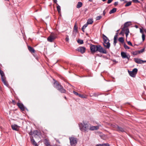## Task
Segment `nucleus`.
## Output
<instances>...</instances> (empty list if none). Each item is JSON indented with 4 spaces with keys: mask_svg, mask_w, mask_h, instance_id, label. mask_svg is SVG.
<instances>
[{
    "mask_svg": "<svg viewBox=\"0 0 146 146\" xmlns=\"http://www.w3.org/2000/svg\"><path fill=\"white\" fill-rule=\"evenodd\" d=\"M117 33L116 34V35H115L114 37V39H117Z\"/></svg>",
    "mask_w": 146,
    "mask_h": 146,
    "instance_id": "obj_41",
    "label": "nucleus"
},
{
    "mask_svg": "<svg viewBox=\"0 0 146 146\" xmlns=\"http://www.w3.org/2000/svg\"><path fill=\"white\" fill-rule=\"evenodd\" d=\"M123 31H125V33H129V29L128 28H125Z\"/></svg>",
    "mask_w": 146,
    "mask_h": 146,
    "instance_id": "obj_28",
    "label": "nucleus"
},
{
    "mask_svg": "<svg viewBox=\"0 0 146 146\" xmlns=\"http://www.w3.org/2000/svg\"><path fill=\"white\" fill-rule=\"evenodd\" d=\"M77 42L78 43H80V44H82L83 43V41L82 40L79 39L77 41Z\"/></svg>",
    "mask_w": 146,
    "mask_h": 146,
    "instance_id": "obj_31",
    "label": "nucleus"
},
{
    "mask_svg": "<svg viewBox=\"0 0 146 146\" xmlns=\"http://www.w3.org/2000/svg\"><path fill=\"white\" fill-rule=\"evenodd\" d=\"M145 35L144 34H142V40H143V41H144L145 40Z\"/></svg>",
    "mask_w": 146,
    "mask_h": 146,
    "instance_id": "obj_35",
    "label": "nucleus"
},
{
    "mask_svg": "<svg viewBox=\"0 0 146 146\" xmlns=\"http://www.w3.org/2000/svg\"><path fill=\"white\" fill-rule=\"evenodd\" d=\"M121 55L123 58H127L128 60L130 58V56L129 55L126 54V53L124 52H122L121 53Z\"/></svg>",
    "mask_w": 146,
    "mask_h": 146,
    "instance_id": "obj_11",
    "label": "nucleus"
},
{
    "mask_svg": "<svg viewBox=\"0 0 146 146\" xmlns=\"http://www.w3.org/2000/svg\"><path fill=\"white\" fill-rule=\"evenodd\" d=\"M128 72L129 75L131 77H135V73L133 72L132 71H128Z\"/></svg>",
    "mask_w": 146,
    "mask_h": 146,
    "instance_id": "obj_20",
    "label": "nucleus"
},
{
    "mask_svg": "<svg viewBox=\"0 0 146 146\" xmlns=\"http://www.w3.org/2000/svg\"><path fill=\"white\" fill-rule=\"evenodd\" d=\"M130 22H127L125 23L123 27L122 28V31H124L125 28H127V27L131 25Z\"/></svg>",
    "mask_w": 146,
    "mask_h": 146,
    "instance_id": "obj_14",
    "label": "nucleus"
},
{
    "mask_svg": "<svg viewBox=\"0 0 146 146\" xmlns=\"http://www.w3.org/2000/svg\"><path fill=\"white\" fill-rule=\"evenodd\" d=\"M44 142L46 146H50L48 141L47 139H45Z\"/></svg>",
    "mask_w": 146,
    "mask_h": 146,
    "instance_id": "obj_18",
    "label": "nucleus"
},
{
    "mask_svg": "<svg viewBox=\"0 0 146 146\" xmlns=\"http://www.w3.org/2000/svg\"><path fill=\"white\" fill-rule=\"evenodd\" d=\"M118 2H115L114 3V5L115 6H116L118 5Z\"/></svg>",
    "mask_w": 146,
    "mask_h": 146,
    "instance_id": "obj_48",
    "label": "nucleus"
},
{
    "mask_svg": "<svg viewBox=\"0 0 146 146\" xmlns=\"http://www.w3.org/2000/svg\"><path fill=\"white\" fill-rule=\"evenodd\" d=\"M66 37L65 38L67 42H68L69 40V38H68V35H66Z\"/></svg>",
    "mask_w": 146,
    "mask_h": 146,
    "instance_id": "obj_38",
    "label": "nucleus"
},
{
    "mask_svg": "<svg viewBox=\"0 0 146 146\" xmlns=\"http://www.w3.org/2000/svg\"><path fill=\"white\" fill-rule=\"evenodd\" d=\"M1 79L2 81L4 84L7 86H8L9 84L5 80V75L1 76Z\"/></svg>",
    "mask_w": 146,
    "mask_h": 146,
    "instance_id": "obj_9",
    "label": "nucleus"
},
{
    "mask_svg": "<svg viewBox=\"0 0 146 146\" xmlns=\"http://www.w3.org/2000/svg\"><path fill=\"white\" fill-rule=\"evenodd\" d=\"M106 12H105V10H104L103 12V14L104 15H105L106 14Z\"/></svg>",
    "mask_w": 146,
    "mask_h": 146,
    "instance_id": "obj_51",
    "label": "nucleus"
},
{
    "mask_svg": "<svg viewBox=\"0 0 146 146\" xmlns=\"http://www.w3.org/2000/svg\"><path fill=\"white\" fill-rule=\"evenodd\" d=\"M90 51L92 53H94L96 51L103 54H106V51L100 45H94L91 44L90 45Z\"/></svg>",
    "mask_w": 146,
    "mask_h": 146,
    "instance_id": "obj_1",
    "label": "nucleus"
},
{
    "mask_svg": "<svg viewBox=\"0 0 146 146\" xmlns=\"http://www.w3.org/2000/svg\"><path fill=\"white\" fill-rule=\"evenodd\" d=\"M31 141L33 144L35 146H38L36 142L35 141V140L33 139H31Z\"/></svg>",
    "mask_w": 146,
    "mask_h": 146,
    "instance_id": "obj_21",
    "label": "nucleus"
},
{
    "mask_svg": "<svg viewBox=\"0 0 146 146\" xmlns=\"http://www.w3.org/2000/svg\"><path fill=\"white\" fill-rule=\"evenodd\" d=\"M103 1H105L106 0H102Z\"/></svg>",
    "mask_w": 146,
    "mask_h": 146,
    "instance_id": "obj_58",
    "label": "nucleus"
},
{
    "mask_svg": "<svg viewBox=\"0 0 146 146\" xmlns=\"http://www.w3.org/2000/svg\"><path fill=\"white\" fill-rule=\"evenodd\" d=\"M74 31H75L76 32L78 31L77 27L76 24V23L74 26Z\"/></svg>",
    "mask_w": 146,
    "mask_h": 146,
    "instance_id": "obj_27",
    "label": "nucleus"
},
{
    "mask_svg": "<svg viewBox=\"0 0 146 146\" xmlns=\"http://www.w3.org/2000/svg\"><path fill=\"white\" fill-rule=\"evenodd\" d=\"M54 86L58 90L60 88H61L62 86L58 82L56 81L54 83Z\"/></svg>",
    "mask_w": 146,
    "mask_h": 146,
    "instance_id": "obj_8",
    "label": "nucleus"
},
{
    "mask_svg": "<svg viewBox=\"0 0 146 146\" xmlns=\"http://www.w3.org/2000/svg\"><path fill=\"white\" fill-rule=\"evenodd\" d=\"M89 0V1H90V2H92V0Z\"/></svg>",
    "mask_w": 146,
    "mask_h": 146,
    "instance_id": "obj_56",
    "label": "nucleus"
},
{
    "mask_svg": "<svg viewBox=\"0 0 146 146\" xmlns=\"http://www.w3.org/2000/svg\"><path fill=\"white\" fill-rule=\"evenodd\" d=\"M70 142L71 145L75 146L77 143V139L74 137H71L69 138Z\"/></svg>",
    "mask_w": 146,
    "mask_h": 146,
    "instance_id": "obj_5",
    "label": "nucleus"
},
{
    "mask_svg": "<svg viewBox=\"0 0 146 146\" xmlns=\"http://www.w3.org/2000/svg\"><path fill=\"white\" fill-rule=\"evenodd\" d=\"M113 0H108L107 3L108 4H110L111 3Z\"/></svg>",
    "mask_w": 146,
    "mask_h": 146,
    "instance_id": "obj_44",
    "label": "nucleus"
},
{
    "mask_svg": "<svg viewBox=\"0 0 146 146\" xmlns=\"http://www.w3.org/2000/svg\"><path fill=\"white\" fill-rule=\"evenodd\" d=\"M57 9L59 13H61V9L60 6L59 5H58L57 7Z\"/></svg>",
    "mask_w": 146,
    "mask_h": 146,
    "instance_id": "obj_26",
    "label": "nucleus"
},
{
    "mask_svg": "<svg viewBox=\"0 0 146 146\" xmlns=\"http://www.w3.org/2000/svg\"><path fill=\"white\" fill-rule=\"evenodd\" d=\"M37 133H38L37 131H35L34 133H33V135L34 134H36V135H37Z\"/></svg>",
    "mask_w": 146,
    "mask_h": 146,
    "instance_id": "obj_47",
    "label": "nucleus"
},
{
    "mask_svg": "<svg viewBox=\"0 0 146 146\" xmlns=\"http://www.w3.org/2000/svg\"><path fill=\"white\" fill-rule=\"evenodd\" d=\"M137 52H137V51H136L134 52H132V53L133 54V55H137L138 54Z\"/></svg>",
    "mask_w": 146,
    "mask_h": 146,
    "instance_id": "obj_36",
    "label": "nucleus"
},
{
    "mask_svg": "<svg viewBox=\"0 0 146 146\" xmlns=\"http://www.w3.org/2000/svg\"><path fill=\"white\" fill-rule=\"evenodd\" d=\"M54 2L57 5H58V4L57 3V0H54Z\"/></svg>",
    "mask_w": 146,
    "mask_h": 146,
    "instance_id": "obj_50",
    "label": "nucleus"
},
{
    "mask_svg": "<svg viewBox=\"0 0 146 146\" xmlns=\"http://www.w3.org/2000/svg\"><path fill=\"white\" fill-rule=\"evenodd\" d=\"M88 24H86L84 25H83L82 28V30L84 32V29L87 26Z\"/></svg>",
    "mask_w": 146,
    "mask_h": 146,
    "instance_id": "obj_25",
    "label": "nucleus"
},
{
    "mask_svg": "<svg viewBox=\"0 0 146 146\" xmlns=\"http://www.w3.org/2000/svg\"><path fill=\"white\" fill-rule=\"evenodd\" d=\"M17 105L22 111H24L25 110V108L22 103H17Z\"/></svg>",
    "mask_w": 146,
    "mask_h": 146,
    "instance_id": "obj_12",
    "label": "nucleus"
},
{
    "mask_svg": "<svg viewBox=\"0 0 146 146\" xmlns=\"http://www.w3.org/2000/svg\"><path fill=\"white\" fill-rule=\"evenodd\" d=\"M94 96H97V95H96V94H94Z\"/></svg>",
    "mask_w": 146,
    "mask_h": 146,
    "instance_id": "obj_60",
    "label": "nucleus"
},
{
    "mask_svg": "<svg viewBox=\"0 0 146 146\" xmlns=\"http://www.w3.org/2000/svg\"><path fill=\"white\" fill-rule=\"evenodd\" d=\"M99 145H100V146H109V145L107 143L100 144H99Z\"/></svg>",
    "mask_w": 146,
    "mask_h": 146,
    "instance_id": "obj_30",
    "label": "nucleus"
},
{
    "mask_svg": "<svg viewBox=\"0 0 146 146\" xmlns=\"http://www.w3.org/2000/svg\"><path fill=\"white\" fill-rule=\"evenodd\" d=\"M90 131H94L95 130H97L99 129V127L98 126H91L90 124Z\"/></svg>",
    "mask_w": 146,
    "mask_h": 146,
    "instance_id": "obj_13",
    "label": "nucleus"
},
{
    "mask_svg": "<svg viewBox=\"0 0 146 146\" xmlns=\"http://www.w3.org/2000/svg\"><path fill=\"white\" fill-rule=\"evenodd\" d=\"M124 47L125 49H129V47L125 44L124 45Z\"/></svg>",
    "mask_w": 146,
    "mask_h": 146,
    "instance_id": "obj_37",
    "label": "nucleus"
},
{
    "mask_svg": "<svg viewBox=\"0 0 146 146\" xmlns=\"http://www.w3.org/2000/svg\"><path fill=\"white\" fill-rule=\"evenodd\" d=\"M112 126L114 128L117 129V130L118 131H120L121 132H125V131L124 129L118 126L117 125H112Z\"/></svg>",
    "mask_w": 146,
    "mask_h": 146,
    "instance_id": "obj_7",
    "label": "nucleus"
},
{
    "mask_svg": "<svg viewBox=\"0 0 146 146\" xmlns=\"http://www.w3.org/2000/svg\"><path fill=\"white\" fill-rule=\"evenodd\" d=\"M118 41L122 43H123L124 42L123 38L122 37H120L118 39Z\"/></svg>",
    "mask_w": 146,
    "mask_h": 146,
    "instance_id": "obj_24",
    "label": "nucleus"
},
{
    "mask_svg": "<svg viewBox=\"0 0 146 146\" xmlns=\"http://www.w3.org/2000/svg\"><path fill=\"white\" fill-rule=\"evenodd\" d=\"M131 2H129L127 3L125 5V7H127L130 5L131 4Z\"/></svg>",
    "mask_w": 146,
    "mask_h": 146,
    "instance_id": "obj_32",
    "label": "nucleus"
},
{
    "mask_svg": "<svg viewBox=\"0 0 146 146\" xmlns=\"http://www.w3.org/2000/svg\"><path fill=\"white\" fill-rule=\"evenodd\" d=\"M138 71L137 69L136 68H134L133 70L132 71L135 73V74H136Z\"/></svg>",
    "mask_w": 146,
    "mask_h": 146,
    "instance_id": "obj_29",
    "label": "nucleus"
},
{
    "mask_svg": "<svg viewBox=\"0 0 146 146\" xmlns=\"http://www.w3.org/2000/svg\"><path fill=\"white\" fill-rule=\"evenodd\" d=\"M96 146H100V145H99V144L98 145H97Z\"/></svg>",
    "mask_w": 146,
    "mask_h": 146,
    "instance_id": "obj_61",
    "label": "nucleus"
},
{
    "mask_svg": "<svg viewBox=\"0 0 146 146\" xmlns=\"http://www.w3.org/2000/svg\"><path fill=\"white\" fill-rule=\"evenodd\" d=\"M144 49H142L141 50H140L141 52H141H143L144 51Z\"/></svg>",
    "mask_w": 146,
    "mask_h": 146,
    "instance_id": "obj_53",
    "label": "nucleus"
},
{
    "mask_svg": "<svg viewBox=\"0 0 146 146\" xmlns=\"http://www.w3.org/2000/svg\"><path fill=\"white\" fill-rule=\"evenodd\" d=\"M79 127L80 130L86 133L88 132L90 130V124L83 122L79 125Z\"/></svg>",
    "mask_w": 146,
    "mask_h": 146,
    "instance_id": "obj_2",
    "label": "nucleus"
},
{
    "mask_svg": "<svg viewBox=\"0 0 146 146\" xmlns=\"http://www.w3.org/2000/svg\"><path fill=\"white\" fill-rule=\"evenodd\" d=\"M102 38L104 40L103 45L104 47L107 49L109 48L110 46V43L109 42V40L104 34H102Z\"/></svg>",
    "mask_w": 146,
    "mask_h": 146,
    "instance_id": "obj_3",
    "label": "nucleus"
},
{
    "mask_svg": "<svg viewBox=\"0 0 146 146\" xmlns=\"http://www.w3.org/2000/svg\"><path fill=\"white\" fill-rule=\"evenodd\" d=\"M12 102L13 104L15 105V102L14 100H12Z\"/></svg>",
    "mask_w": 146,
    "mask_h": 146,
    "instance_id": "obj_49",
    "label": "nucleus"
},
{
    "mask_svg": "<svg viewBox=\"0 0 146 146\" xmlns=\"http://www.w3.org/2000/svg\"><path fill=\"white\" fill-rule=\"evenodd\" d=\"M64 98L66 99V97L65 96V97H64Z\"/></svg>",
    "mask_w": 146,
    "mask_h": 146,
    "instance_id": "obj_59",
    "label": "nucleus"
},
{
    "mask_svg": "<svg viewBox=\"0 0 146 146\" xmlns=\"http://www.w3.org/2000/svg\"><path fill=\"white\" fill-rule=\"evenodd\" d=\"M140 32L142 33V34H144L143 31L141 29H140Z\"/></svg>",
    "mask_w": 146,
    "mask_h": 146,
    "instance_id": "obj_46",
    "label": "nucleus"
},
{
    "mask_svg": "<svg viewBox=\"0 0 146 146\" xmlns=\"http://www.w3.org/2000/svg\"><path fill=\"white\" fill-rule=\"evenodd\" d=\"M93 22V21L92 19H88L87 23L88 25V24H91Z\"/></svg>",
    "mask_w": 146,
    "mask_h": 146,
    "instance_id": "obj_23",
    "label": "nucleus"
},
{
    "mask_svg": "<svg viewBox=\"0 0 146 146\" xmlns=\"http://www.w3.org/2000/svg\"><path fill=\"white\" fill-rule=\"evenodd\" d=\"M57 37V35L56 34L52 33L47 38V40L48 42H53Z\"/></svg>",
    "mask_w": 146,
    "mask_h": 146,
    "instance_id": "obj_4",
    "label": "nucleus"
},
{
    "mask_svg": "<svg viewBox=\"0 0 146 146\" xmlns=\"http://www.w3.org/2000/svg\"><path fill=\"white\" fill-rule=\"evenodd\" d=\"M137 52H137V53H138V54H140V53L141 52L140 51V50H139V51H137Z\"/></svg>",
    "mask_w": 146,
    "mask_h": 146,
    "instance_id": "obj_52",
    "label": "nucleus"
},
{
    "mask_svg": "<svg viewBox=\"0 0 146 146\" xmlns=\"http://www.w3.org/2000/svg\"><path fill=\"white\" fill-rule=\"evenodd\" d=\"M86 50V48L84 46L80 47L77 48V50L83 54L85 52Z\"/></svg>",
    "mask_w": 146,
    "mask_h": 146,
    "instance_id": "obj_10",
    "label": "nucleus"
},
{
    "mask_svg": "<svg viewBox=\"0 0 146 146\" xmlns=\"http://www.w3.org/2000/svg\"><path fill=\"white\" fill-rule=\"evenodd\" d=\"M116 11V9L115 8H113L109 12V13L110 14H111L112 13H113L115 12Z\"/></svg>",
    "mask_w": 146,
    "mask_h": 146,
    "instance_id": "obj_22",
    "label": "nucleus"
},
{
    "mask_svg": "<svg viewBox=\"0 0 146 146\" xmlns=\"http://www.w3.org/2000/svg\"><path fill=\"white\" fill-rule=\"evenodd\" d=\"M58 90L61 93H65L66 91V90L62 86L61 87V88H60Z\"/></svg>",
    "mask_w": 146,
    "mask_h": 146,
    "instance_id": "obj_17",
    "label": "nucleus"
},
{
    "mask_svg": "<svg viewBox=\"0 0 146 146\" xmlns=\"http://www.w3.org/2000/svg\"><path fill=\"white\" fill-rule=\"evenodd\" d=\"M135 3H139V1L138 0H132Z\"/></svg>",
    "mask_w": 146,
    "mask_h": 146,
    "instance_id": "obj_40",
    "label": "nucleus"
},
{
    "mask_svg": "<svg viewBox=\"0 0 146 146\" xmlns=\"http://www.w3.org/2000/svg\"><path fill=\"white\" fill-rule=\"evenodd\" d=\"M124 32V31H122H122L119 34H121L123 33V32Z\"/></svg>",
    "mask_w": 146,
    "mask_h": 146,
    "instance_id": "obj_54",
    "label": "nucleus"
},
{
    "mask_svg": "<svg viewBox=\"0 0 146 146\" xmlns=\"http://www.w3.org/2000/svg\"><path fill=\"white\" fill-rule=\"evenodd\" d=\"M102 18V17L101 16H99L96 17V19L97 20H99L100 19Z\"/></svg>",
    "mask_w": 146,
    "mask_h": 146,
    "instance_id": "obj_42",
    "label": "nucleus"
},
{
    "mask_svg": "<svg viewBox=\"0 0 146 146\" xmlns=\"http://www.w3.org/2000/svg\"><path fill=\"white\" fill-rule=\"evenodd\" d=\"M11 127L13 130L17 131H18L19 129V127L15 124L12 125Z\"/></svg>",
    "mask_w": 146,
    "mask_h": 146,
    "instance_id": "obj_15",
    "label": "nucleus"
},
{
    "mask_svg": "<svg viewBox=\"0 0 146 146\" xmlns=\"http://www.w3.org/2000/svg\"><path fill=\"white\" fill-rule=\"evenodd\" d=\"M127 43H128V44L129 45H131V46H133V45H132V43H131V42L130 41H129L128 42H127Z\"/></svg>",
    "mask_w": 146,
    "mask_h": 146,
    "instance_id": "obj_43",
    "label": "nucleus"
},
{
    "mask_svg": "<svg viewBox=\"0 0 146 146\" xmlns=\"http://www.w3.org/2000/svg\"><path fill=\"white\" fill-rule=\"evenodd\" d=\"M135 27L136 28H138V26L137 25H135Z\"/></svg>",
    "mask_w": 146,
    "mask_h": 146,
    "instance_id": "obj_57",
    "label": "nucleus"
},
{
    "mask_svg": "<svg viewBox=\"0 0 146 146\" xmlns=\"http://www.w3.org/2000/svg\"><path fill=\"white\" fill-rule=\"evenodd\" d=\"M117 42V39H114L113 41V44L114 46H115L116 45V44Z\"/></svg>",
    "mask_w": 146,
    "mask_h": 146,
    "instance_id": "obj_39",
    "label": "nucleus"
},
{
    "mask_svg": "<svg viewBox=\"0 0 146 146\" xmlns=\"http://www.w3.org/2000/svg\"><path fill=\"white\" fill-rule=\"evenodd\" d=\"M28 48L29 51L31 53H34L35 52V50L33 47L28 46Z\"/></svg>",
    "mask_w": 146,
    "mask_h": 146,
    "instance_id": "obj_16",
    "label": "nucleus"
},
{
    "mask_svg": "<svg viewBox=\"0 0 146 146\" xmlns=\"http://www.w3.org/2000/svg\"><path fill=\"white\" fill-rule=\"evenodd\" d=\"M73 93L76 95L78 96L79 94L77 92H75V91H73Z\"/></svg>",
    "mask_w": 146,
    "mask_h": 146,
    "instance_id": "obj_45",
    "label": "nucleus"
},
{
    "mask_svg": "<svg viewBox=\"0 0 146 146\" xmlns=\"http://www.w3.org/2000/svg\"><path fill=\"white\" fill-rule=\"evenodd\" d=\"M79 97H80L81 98H86V97L84 96L83 95H82V94H79L78 96Z\"/></svg>",
    "mask_w": 146,
    "mask_h": 146,
    "instance_id": "obj_33",
    "label": "nucleus"
},
{
    "mask_svg": "<svg viewBox=\"0 0 146 146\" xmlns=\"http://www.w3.org/2000/svg\"><path fill=\"white\" fill-rule=\"evenodd\" d=\"M126 35V37H127L129 33H125Z\"/></svg>",
    "mask_w": 146,
    "mask_h": 146,
    "instance_id": "obj_55",
    "label": "nucleus"
},
{
    "mask_svg": "<svg viewBox=\"0 0 146 146\" xmlns=\"http://www.w3.org/2000/svg\"><path fill=\"white\" fill-rule=\"evenodd\" d=\"M82 5V3L80 2H79L77 4L76 6V7L77 8H80Z\"/></svg>",
    "mask_w": 146,
    "mask_h": 146,
    "instance_id": "obj_19",
    "label": "nucleus"
},
{
    "mask_svg": "<svg viewBox=\"0 0 146 146\" xmlns=\"http://www.w3.org/2000/svg\"><path fill=\"white\" fill-rule=\"evenodd\" d=\"M0 74L1 75V76L5 75L3 71H2V70H1L0 69Z\"/></svg>",
    "mask_w": 146,
    "mask_h": 146,
    "instance_id": "obj_34",
    "label": "nucleus"
},
{
    "mask_svg": "<svg viewBox=\"0 0 146 146\" xmlns=\"http://www.w3.org/2000/svg\"><path fill=\"white\" fill-rule=\"evenodd\" d=\"M134 60L137 63L141 64L146 62V60H143L137 58H134Z\"/></svg>",
    "mask_w": 146,
    "mask_h": 146,
    "instance_id": "obj_6",
    "label": "nucleus"
}]
</instances>
